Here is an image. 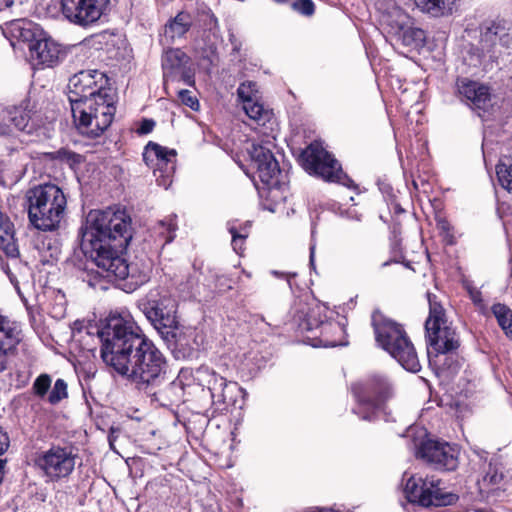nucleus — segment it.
<instances>
[{
	"mask_svg": "<svg viewBox=\"0 0 512 512\" xmlns=\"http://www.w3.org/2000/svg\"><path fill=\"white\" fill-rule=\"evenodd\" d=\"M79 236L82 252L97 267L86 268L80 275L89 287L106 290L110 282L121 280L123 289L132 292L147 282V273L122 256L132 239L131 219L124 211H91Z\"/></svg>",
	"mask_w": 512,
	"mask_h": 512,
	"instance_id": "1",
	"label": "nucleus"
},
{
	"mask_svg": "<svg viewBox=\"0 0 512 512\" xmlns=\"http://www.w3.org/2000/svg\"><path fill=\"white\" fill-rule=\"evenodd\" d=\"M111 338V351L105 354L107 366L126 376L139 390L148 391L164 384L167 359L134 321L114 328Z\"/></svg>",
	"mask_w": 512,
	"mask_h": 512,
	"instance_id": "2",
	"label": "nucleus"
},
{
	"mask_svg": "<svg viewBox=\"0 0 512 512\" xmlns=\"http://www.w3.org/2000/svg\"><path fill=\"white\" fill-rule=\"evenodd\" d=\"M115 89L97 69L82 70L68 83V100L77 129L90 138L99 137L111 125L116 112Z\"/></svg>",
	"mask_w": 512,
	"mask_h": 512,
	"instance_id": "3",
	"label": "nucleus"
},
{
	"mask_svg": "<svg viewBox=\"0 0 512 512\" xmlns=\"http://www.w3.org/2000/svg\"><path fill=\"white\" fill-rule=\"evenodd\" d=\"M30 224L37 230L55 231L63 221L67 198L63 190L51 183L34 186L25 194Z\"/></svg>",
	"mask_w": 512,
	"mask_h": 512,
	"instance_id": "4",
	"label": "nucleus"
},
{
	"mask_svg": "<svg viewBox=\"0 0 512 512\" xmlns=\"http://www.w3.org/2000/svg\"><path fill=\"white\" fill-rule=\"evenodd\" d=\"M372 326L378 345L388 352L404 369L416 373L421 365L415 347L403 326L380 312L372 315Z\"/></svg>",
	"mask_w": 512,
	"mask_h": 512,
	"instance_id": "5",
	"label": "nucleus"
},
{
	"mask_svg": "<svg viewBox=\"0 0 512 512\" xmlns=\"http://www.w3.org/2000/svg\"><path fill=\"white\" fill-rule=\"evenodd\" d=\"M352 392L357 401L353 413L360 419L372 421L384 415L385 421H394L386 412L385 403L393 396V387L387 377L373 375L364 381L352 385Z\"/></svg>",
	"mask_w": 512,
	"mask_h": 512,
	"instance_id": "6",
	"label": "nucleus"
},
{
	"mask_svg": "<svg viewBox=\"0 0 512 512\" xmlns=\"http://www.w3.org/2000/svg\"><path fill=\"white\" fill-rule=\"evenodd\" d=\"M429 303V316L425 322L427 354H447L459 347V338L456 331L447 325V319L443 306L437 301V297L427 294Z\"/></svg>",
	"mask_w": 512,
	"mask_h": 512,
	"instance_id": "7",
	"label": "nucleus"
},
{
	"mask_svg": "<svg viewBox=\"0 0 512 512\" xmlns=\"http://www.w3.org/2000/svg\"><path fill=\"white\" fill-rule=\"evenodd\" d=\"M300 160L303 168L311 175L348 188L355 187L353 180L343 172L340 163L317 141L302 151Z\"/></svg>",
	"mask_w": 512,
	"mask_h": 512,
	"instance_id": "8",
	"label": "nucleus"
},
{
	"mask_svg": "<svg viewBox=\"0 0 512 512\" xmlns=\"http://www.w3.org/2000/svg\"><path fill=\"white\" fill-rule=\"evenodd\" d=\"M407 472L403 475L406 480L404 494L410 503L429 506H449L457 502L458 495L452 492L444 491L441 487V481L434 476L425 477L411 475L407 479Z\"/></svg>",
	"mask_w": 512,
	"mask_h": 512,
	"instance_id": "9",
	"label": "nucleus"
},
{
	"mask_svg": "<svg viewBox=\"0 0 512 512\" xmlns=\"http://www.w3.org/2000/svg\"><path fill=\"white\" fill-rule=\"evenodd\" d=\"M249 154L258 178L269 190V197L285 199L288 187L282 180L279 163L270 148L262 144H252Z\"/></svg>",
	"mask_w": 512,
	"mask_h": 512,
	"instance_id": "10",
	"label": "nucleus"
},
{
	"mask_svg": "<svg viewBox=\"0 0 512 512\" xmlns=\"http://www.w3.org/2000/svg\"><path fill=\"white\" fill-rule=\"evenodd\" d=\"M77 454L70 446L53 444L39 451L34 457V466L42 473L47 482H59L68 478L75 469Z\"/></svg>",
	"mask_w": 512,
	"mask_h": 512,
	"instance_id": "11",
	"label": "nucleus"
},
{
	"mask_svg": "<svg viewBox=\"0 0 512 512\" xmlns=\"http://www.w3.org/2000/svg\"><path fill=\"white\" fill-rule=\"evenodd\" d=\"M139 309L158 331L160 336L178 324V303L171 295L150 292L138 303Z\"/></svg>",
	"mask_w": 512,
	"mask_h": 512,
	"instance_id": "12",
	"label": "nucleus"
},
{
	"mask_svg": "<svg viewBox=\"0 0 512 512\" xmlns=\"http://www.w3.org/2000/svg\"><path fill=\"white\" fill-rule=\"evenodd\" d=\"M416 457L440 471H454L459 465V449L446 441L426 438L415 443Z\"/></svg>",
	"mask_w": 512,
	"mask_h": 512,
	"instance_id": "13",
	"label": "nucleus"
},
{
	"mask_svg": "<svg viewBox=\"0 0 512 512\" xmlns=\"http://www.w3.org/2000/svg\"><path fill=\"white\" fill-rule=\"evenodd\" d=\"M110 0H61V12L72 24L87 28L99 21Z\"/></svg>",
	"mask_w": 512,
	"mask_h": 512,
	"instance_id": "14",
	"label": "nucleus"
},
{
	"mask_svg": "<svg viewBox=\"0 0 512 512\" xmlns=\"http://www.w3.org/2000/svg\"><path fill=\"white\" fill-rule=\"evenodd\" d=\"M176 151L150 141L144 149L143 159L154 168V175L159 186L166 189L172 183L175 172Z\"/></svg>",
	"mask_w": 512,
	"mask_h": 512,
	"instance_id": "15",
	"label": "nucleus"
},
{
	"mask_svg": "<svg viewBox=\"0 0 512 512\" xmlns=\"http://www.w3.org/2000/svg\"><path fill=\"white\" fill-rule=\"evenodd\" d=\"M161 338L177 360L197 357L202 344V339L199 340V334L196 329L181 327L179 323L175 325V328L166 331Z\"/></svg>",
	"mask_w": 512,
	"mask_h": 512,
	"instance_id": "16",
	"label": "nucleus"
},
{
	"mask_svg": "<svg viewBox=\"0 0 512 512\" xmlns=\"http://www.w3.org/2000/svg\"><path fill=\"white\" fill-rule=\"evenodd\" d=\"M23 26L19 23V37L24 41H29L30 56L37 65L46 67H53L60 62L63 55L60 46L51 39H33V34L29 28L24 27L30 25L29 22H22Z\"/></svg>",
	"mask_w": 512,
	"mask_h": 512,
	"instance_id": "17",
	"label": "nucleus"
},
{
	"mask_svg": "<svg viewBox=\"0 0 512 512\" xmlns=\"http://www.w3.org/2000/svg\"><path fill=\"white\" fill-rule=\"evenodd\" d=\"M119 326H128V324H132L133 321L129 318L123 317L121 315H111L109 318L106 319L105 324L102 327L97 326L96 324H92L90 322L80 321L77 320L73 323V333L74 335L79 334H85L89 337L96 338L101 343V358L103 362L105 363V354L111 349L108 347L110 344L108 342H112V332L113 329ZM83 336H81V339Z\"/></svg>",
	"mask_w": 512,
	"mask_h": 512,
	"instance_id": "18",
	"label": "nucleus"
},
{
	"mask_svg": "<svg viewBox=\"0 0 512 512\" xmlns=\"http://www.w3.org/2000/svg\"><path fill=\"white\" fill-rule=\"evenodd\" d=\"M457 97L473 109L486 111L491 106V93L488 86L467 77L455 81Z\"/></svg>",
	"mask_w": 512,
	"mask_h": 512,
	"instance_id": "19",
	"label": "nucleus"
},
{
	"mask_svg": "<svg viewBox=\"0 0 512 512\" xmlns=\"http://www.w3.org/2000/svg\"><path fill=\"white\" fill-rule=\"evenodd\" d=\"M385 31L396 44L414 49L422 47L426 40L425 31L412 26L408 14L406 19L399 21L397 25L393 23Z\"/></svg>",
	"mask_w": 512,
	"mask_h": 512,
	"instance_id": "20",
	"label": "nucleus"
},
{
	"mask_svg": "<svg viewBox=\"0 0 512 512\" xmlns=\"http://www.w3.org/2000/svg\"><path fill=\"white\" fill-rule=\"evenodd\" d=\"M346 330L344 324L328 319L315 332V335L308 337L313 347H336L345 346L348 342L345 339Z\"/></svg>",
	"mask_w": 512,
	"mask_h": 512,
	"instance_id": "21",
	"label": "nucleus"
},
{
	"mask_svg": "<svg viewBox=\"0 0 512 512\" xmlns=\"http://www.w3.org/2000/svg\"><path fill=\"white\" fill-rule=\"evenodd\" d=\"M481 42L487 48L497 44L509 47L512 43V28L504 20L485 22L481 27Z\"/></svg>",
	"mask_w": 512,
	"mask_h": 512,
	"instance_id": "22",
	"label": "nucleus"
},
{
	"mask_svg": "<svg viewBox=\"0 0 512 512\" xmlns=\"http://www.w3.org/2000/svg\"><path fill=\"white\" fill-rule=\"evenodd\" d=\"M328 307L321 303H315L311 306L302 305L297 310L294 318L301 331L317 332L321 325L328 319Z\"/></svg>",
	"mask_w": 512,
	"mask_h": 512,
	"instance_id": "23",
	"label": "nucleus"
},
{
	"mask_svg": "<svg viewBox=\"0 0 512 512\" xmlns=\"http://www.w3.org/2000/svg\"><path fill=\"white\" fill-rule=\"evenodd\" d=\"M4 119L13 124L17 130L27 134H32L40 126L36 113L28 109V105L7 109Z\"/></svg>",
	"mask_w": 512,
	"mask_h": 512,
	"instance_id": "24",
	"label": "nucleus"
},
{
	"mask_svg": "<svg viewBox=\"0 0 512 512\" xmlns=\"http://www.w3.org/2000/svg\"><path fill=\"white\" fill-rule=\"evenodd\" d=\"M190 63L189 56L179 48L169 49L162 56L164 85L174 83L176 73Z\"/></svg>",
	"mask_w": 512,
	"mask_h": 512,
	"instance_id": "25",
	"label": "nucleus"
},
{
	"mask_svg": "<svg viewBox=\"0 0 512 512\" xmlns=\"http://www.w3.org/2000/svg\"><path fill=\"white\" fill-rule=\"evenodd\" d=\"M144 392L162 406H168L182 400L184 387L182 381L176 379Z\"/></svg>",
	"mask_w": 512,
	"mask_h": 512,
	"instance_id": "26",
	"label": "nucleus"
},
{
	"mask_svg": "<svg viewBox=\"0 0 512 512\" xmlns=\"http://www.w3.org/2000/svg\"><path fill=\"white\" fill-rule=\"evenodd\" d=\"M376 11L379 13V22L384 30L393 23L397 25L399 21L407 18V13L396 4L395 0H370Z\"/></svg>",
	"mask_w": 512,
	"mask_h": 512,
	"instance_id": "27",
	"label": "nucleus"
},
{
	"mask_svg": "<svg viewBox=\"0 0 512 512\" xmlns=\"http://www.w3.org/2000/svg\"><path fill=\"white\" fill-rule=\"evenodd\" d=\"M195 379L210 391L213 399L219 393L221 386L225 385V378L217 374L212 368L206 365L200 366L195 371Z\"/></svg>",
	"mask_w": 512,
	"mask_h": 512,
	"instance_id": "28",
	"label": "nucleus"
},
{
	"mask_svg": "<svg viewBox=\"0 0 512 512\" xmlns=\"http://www.w3.org/2000/svg\"><path fill=\"white\" fill-rule=\"evenodd\" d=\"M192 19L189 13L179 12L165 25V36L172 40L183 37L191 28Z\"/></svg>",
	"mask_w": 512,
	"mask_h": 512,
	"instance_id": "29",
	"label": "nucleus"
},
{
	"mask_svg": "<svg viewBox=\"0 0 512 512\" xmlns=\"http://www.w3.org/2000/svg\"><path fill=\"white\" fill-rule=\"evenodd\" d=\"M245 114L258 126H266L273 119V112L264 107L259 101H254L242 106Z\"/></svg>",
	"mask_w": 512,
	"mask_h": 512,
	"instance_id": "30",
	"label": "nucleus"
},
{
	"mask_svg": "<svg viewBox=\"0 0 512 512\" xmlns=\"http://www.w3.org/2000/svg\"><path fill=\"white\" fill-rule=\"evenodd\" d=\"M416 6L433 17H440L452 10L451 0H414Z\"/></svg>",
	"mask_w": 512,
	"mask_h": 512,
	"instance_id": "31",
	"label": "nucleus"
},
{
	"mask_svg": "<svg viewBox=\"0 0 512 512\" xmlns=\"http://www.w3.org/2000/svg\"><path fill=\"white\" fill-rule=\"evenodd\" d=\"M240 390L241 387L236 382L225 380V385L221 386L219 393L216 394L212 401L214 404L232 406L236 403Z\"/></svg>",
	"mask_w": 512,
	"mask_h": 512,
	"instance_id": "32",
	"label": "nucleus"
},
{
	"mask_svg": "<svg viewBox=\"0 0 512 512\" xmlns=\"http://www.w3.org/2000/svg\"><path fill=\"white\" fill-rule=\"evenodd\" d=\"M491 311L506 336L512 338V310L505 304L495 303Z\"/></svg>",
	"mask_w": 512,
	"mask_h": 512,
	"instance_id": "33",
	"label": "nucleus"
},
{
	"mask_svg": "<svg viewBox=\"0 0 512 512\" xmlns=\"http://www.w3.org/2000/svg\"><path fill=\"white\" fill-rule=\"evenodd\" d=\"M496 175L500 185L512 191V156H502L496 165Z\"/></svg>",
	"mask_w": 512,
	"mask_h": 512,
	"instance_id": "34",
	"label": "nucleus"
},
{
	"mask_svg": "<svg viewBox=\"0 0 512 512\" xmlns=\"http://www.w3.org/2000/svg\"><path fill=\"white\" fill-rule=\"evenodd\" d=\"M258 85L254 81H244L237 88V97L242 106L259 100Z\"/></svg>",
	"mask_w": 512,
	"mask_h": 512,
	"instance_id": "35",
	"label": "nucleus"
},
{
	"mask_svg": "<svg viewBox=\"0 0 512 512\" xmlns=\"http://www.w3.org/2000/svg\"><path fill=\"white\" fill-rule=\"evenodd\" d=\"M176 218V215H170L158 223L157 232L163 238L164 245L171 243L176 236Z\"/></svg>",
	"mask_w": 512,
	"mask_h": 512,
	"instance_id": "36",
	"label": "nucleus"
},
{
	"mask_svg": "<svg viewBox=\"0 0 512 512\" xmlns=\"http://www.w3.org/2000/svg\"><path fill=\"white\" fill-rule=\"evenodd\" d=\"M9 321L6 317L0 316V332H3L7 339H11L14 334V329L8 326ZM7 347L4 341L0 338V373L5 370V358L7 357Z\"/></svg>",
	"mask_w": 512,
	"mask_h": 512,
	"instance_id": "37",
	"label": "nucleus"
},
{
	"mask_svg": "<svg viewBox=\"0 0 512 512\" xmlns=\"http://www.w3.org/2000/svg\"><path fill=\"white\" fill-rule=\"evenodd\" d=\"M503 478L504 475L502 470L497 466V464L490 462L488 469L479 484L481 487L495 486L500 484Z\"/></svg>",
	"mask_w": 512,
	"mask_h": 512,
	"instance_id": "38",
	"label": "nucleus"
},
{
	"mask_svg": "<svg viewBox=\"0 0 512 512\" xmlns=\"http://www.w3.org/2000/svg\"><path fill=\"white\" fill-rule=\"evenodd\" d=\"M67 396V383L63 379H57L48 396L49 403L52 405L58 404L63 399L67 398Z\"/></svg>",
	"mask_w": 512,
	"mask_h": 512,
	"instance_id": "39",
	"label": "nucleus"
},
{
	"mask_svg": "<svg viewBox=\"0 0 512 512\" xmlns=\"http://www.w3.org/2000/svg\"><path fill=\"white\" fill-rule=\"evenodd\" d=\"M227 230L231 234L232 240L231 245L233 250L241 255L244 251V244L245 239H243V236L236 235V220H230L227 222Z\"/></svg>",
	"mask_w": 512,
	"mask_h": 512,
	"instance_id": "40",
	"label": "nucleus"
},
{
	"mask_svg": "<svg viewBox=\"0 0 512 512\" xmlns=\"http://www.w3.org/2000/svg\"><path fill=\"white\" fill-rule=\"evenodd\" d=\"M51 386V377L48 374H41L33 383V391L35 395L44 397Z\"/></svg>",
	"mask_w": 512,
	"mask_h": 512,
	"instance_id": "41",
	"label": "nucleus"
},
{
	"mask_svg": "<svg viewBox=\"0 0 512 512\" xmlns=\"http://www.w3.org/2000/svg\"><path fill=\"white\" fill-rule=\"evenodd\" d=\"M178 99L182 104L189 107L190 109L197 111L199 109V101L193 92L187 89L177 90Z\"/></svg>",
	"mask_w": 512,
	"mask_h": 512,
	"instance_id": "42",
	"label": "nucleus"
},
{
	"mask_svg": "<svg viewBox=\"0 0 512 512\" xmlns=\"http://www.w3.org/2000/svg\"><path fill=\"white\" fill-rule=\"evenodd\" d=\"M174 82H182L187 86L195 85V72L189 64L176 73Z\"/></svg>",
	"mask_w": 512,
	"mask_h": 512,
	"instance_id": "43",
	"label": "nucleus"
},
{
	"mask_svg": "<svg viewBox=\"0 0 512 512\" xmlns=\"http://www.w3.org/2000/svg\"><path fill=\"white\" fill-rule=\"evenodd\" d=\"M1 245L4 254L11 260L17 261L19 257V249L16 242L13 239V236L11 238L5 237V241L1 242Z\"/></svg>",
	"mask_w": 512,
	"mask_h": 512,
	"instance_id": "44",
	"label": "nucleus"
},
{
	"mask_svg": "<svg viewBox=\"0 0 512 512\" xmlns=\"http://www.w3.org/2000/svg\"><path fill=\"white\" fill-rule=\"evenodd\" d=\"M292 8L304 16H311L315 12V5L312 0H296L292 3Z\"/></svg>",
	"mask_w": 512,
	"mask_h": 512,
	"instance_id": "45",
	"label": "nucleus"
},
{
	"mask_svg": "<svg viewBox=\"0 0 512 512\" xmlns=\"http://www.w3.org/2000/svg\"><path fill=\"white\" fill-rule=\"evenodd\" d=\"M469 294L470 299L479 308V310L483 314L486 313V307L482 298V293L479 290L473 289L469 291Z\"/></svg>",
	"mask_w": 512,
	"mask_h": 512,
	"instance_id": "46",
	"label": "nucleus"
},
{
	"mask_svg": "<svg viewBox=\"0 0 512 512\" xmlns=\"http://www.w3.org/2000/svg\"><path fill=\"white\" fill-rule=\"evenodd\" d=\"M154 127H155V121L152 119L145 118L141 121V123L136 131L139 135H146V134H149L150 132H152Z\"/></svg>",
	"mask_w": 512,
	"mask_h": 512,
	"instance_id": "47",
	"label": "nucleus"
},
{
	"mask_svg": "<svg viewBox=\"0 0 512 512\" xmlns=\"http://www.w3.org/2000/svg\"><path fill=\"white\" fill-rule=\"evenodd\" d=\"M271 274L278 278H284L287 281L290 289H292V279L297 276L296 272H282L278 270H272Z\"/></svg>",
	"mask_w": 512,
	"mask_h": 512,
	"instance_id": "48",
	"label": "nucleus"
},
{
	"mask_svg": "<svg viewBox=\"0 0 512 512\" xmlns=\"http://www.w3.org/2000/svg\"><path fill=\"white\" fill-rule=\"evenodd\" d=\"M251 224L249 221H246L242 224L238 225V221L236 220V235L243 236V239H247L249 236Z\"/></svg>",
	"mask_w": 512,
	"mask_h": 512,
	"instance_id": "49",
	"label": "nucleus"
},
{
	"mask_svg": "<svg viewBox=\"0 0 512 512\" xmlns=\"http://www.w3.org/2000/svg\"><path fill=\"white\" fill-rule=\"evenodd\" d=\"M9 447V437L0 426V455L5 453Z\"/></svg>",
	"mask_w": 512,
	"mask_h": 512,
	"instance_id": "50",
	"label": "nucleus"
},
{
	"mask_svg": "<svg viewBox=\"0 0 512 512\" xmlns=\"http://www.w3.org/2000/svg\"><path fill=\"white\" fill-rule=\"evenodd\" d=\"M25 0H0V11L10 9L13 6H22Z\"/></svg>",
	"mask_w": 512,
	"mask_h": 512,
	"instance_id": "51",
	"label": "nucleus"
},
{
	"mask_svg": "<svg viewBox=\"0 0 512 512\" xmlns=\"http://www.w3.org/2000/svg\"><path fill=\"white\" fill-rule=\"evenodd\" d=\"M504 228L507 234V238L510 244H512V221H505Z\"/></svg>",
	"mask_w": 512,
	"mask_h": 512,
	"instance_id": "52",
	"label": "nucleus"
},
{
	"mask_svg": "<svg viewBox=\"0 0 512 512\" xmlns=\"http://www.w3.org/2000/svg\"><path fill=\"white\" fill-rule=\"evenodd\" d=\"M210 30H213L218 27V20L214 14H209V23L207 24Z\"/></svg>",
	"mask_w": 512,
	"mask_h": 512,
	"instance_id": "53",
	"label": "nucleus"
},
{
	"mask_svg": "<svg viewBox=\"0 0 512 512\" xmlns=\"http://www.w3.org/2000/svg\"><path fill=\"white\" fill-rule=\"evenodd\" d=\"M0 266L3 269V271L9 276L10 280L12 281L13 274L11 273L8 264L4 263V260L1 256H0Z\"/></svg>",
	"mask_w": 512,
	"mask_h": 512,
	"instance_id": "54",
	"label": "nucleus"
},
{
	"mask_svg": "<svg viewBox=\"0 0 512 512\" xmlns=\"http://www.w3.org/2000/svg\"><path fill=\"white\" fill-rule=\"evenodd\" d=\"M230 41H231V43H232V45H233V49H232L233 53H238V52L240 51V49H241V43H240V42H238V41L234 38V36H231Z\"/></svg>",
	"mask_w": 512,
	"mask_h": 512,
	"instance_id": "55",
	"label": "nucleus"
},
{
	"mask_svg": "<svg viewBox=\"0 0 512 512\" xmlns=\"http://www.w3.org/2000/svg\"><path fill=\"white\" fill-rule=\"evenodd\" d=\"M12 132L11 128L6 124H0V135H10Z\"/></svg>",
	"mask_w": 512,
	"mask_h": 512,
	"instance_id": "56",
	"label": "nucleus"
},
{
	"mask_svg": "<svg viewBox=\"0 0 512 512\" xmlns=\"http://www.w3.org/2000/svg\"><path fill=\"white\" fill-rule=\"evenodd\" d=\"M310 265L314 267V246L310 247Z\"/></svg>",
	"mask_w": 512,
	"mask_h": 512,
	"instance_id": "57",
	"label": "nucleus"
},
{
	"mask_svg": "<svg viewBox=\"0 0 512 512\" xmlns=\"http://www.w3.org/2000/svg\"><path fill=\"white\" fill-rule=\"evenodd\" d=\"M305 512H341V511H336V510H333V509H317L315 511H305Z\"/></svg>",
	"mask_w": 512,
	"mask_h": 512,
	"instance_id": "58",
	"label": "nucleus"
},
{
	"mask_svg": "<svg viewBox=\"0 0 512 512\" xmlns=\"http://www.w3.org/2000/svg\"><path fill=\"white\" fill-rule=\"evenodd\" d=\"M397 261L396 260H393V259H390L388 261H385L384 263H382L381 267H387L389 266L391 263H396Z\"/></svg>",
	"mask_w": 512,
	"mask_h": 512,
	"instance_id": "59",
	"label": "nucleus"
},
{
	"mask_svg": "<svg viewBox=\"0 0 512 512\" xmlns=\"http://www.w3.org/2000/svg\"><path fill=\"white\" fill-rule=\"evenodd\" d=\"M413 186L416 190H419V183H418V180L414 179L413 180Z\"/></svg>",
	"mask_w": 512,
	"mask_h": 512,
	"instance_id": "60",
	"label": "nucleus"
},
{
	"mask_svg": "<svg viewBox=\"0 0 512 512\" xmlns=\"http://www.w3.org/2000/svg\"><path fill=\"white\" fill-rule=\"evenodd\" d=\"M441 228H442L443 230L448 229V224H447L446 222H444V223L442 224Z\"/></svg>",
	"mask_w": 512,
	"mask_h": 512,
	"instance_id": "61",
	"label": "nucleus"
},
{
	"mask_svg": "<svg viewBox=\"0 0 512 512\" xmlns=\"http://www.w3.org/2000/svg\"><path fill=\"white\" fill-rule=\"evenodd\" d=\"M274 1H275V2H277V3H285V2H287L288 0H274Z\"/></svg>",
	"mask_w": 512,
	"mask_h": 512,
	"instance_id": "62",
	"label": "nucleus"
},
{
	"mask_svg": "<svg viewBox=\"0 0 512 512\" xmlns=\"http://www.w3.org/2000/svg\"><path fill=\"white\" fill-rule=\"evenodd\" d=\"M420 182H421V185L424 186L425 185V181L423 179H420Z\"/></svg>",
	"mask_w": 512,
	"mask_h": 512,
	"instance_id": "63",
	"label": "nucleus"
}]
</instances>
